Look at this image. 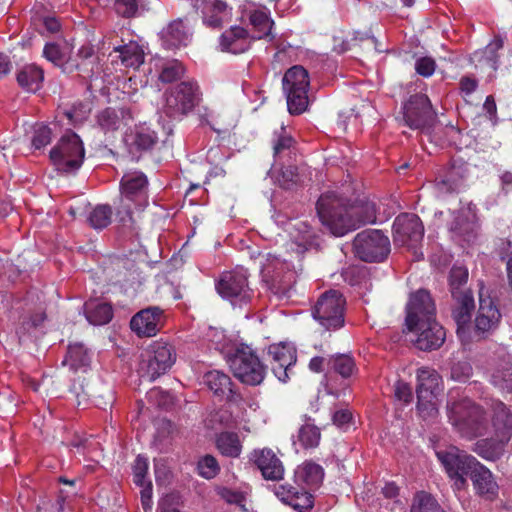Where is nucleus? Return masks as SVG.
I'll return each mask as SVG.
<instances>
[{
    "label": "nucleus",
    "instance_id": "5",
    "mask_svg": "<svg viewBox=\"0 0 512 512\" xmlns=\"http://www.w3.org/2000/svg\"><path fill=\"white\" fill-rule=\"evenodd\" d=\"M346 298L335 289L323 292L312 307L314 320L326 331H337L345 325Z\"/></svg>",
    "mask_w": 512,
    "mask_h": 512
},
{
    "label": "nucleus",
    "instance_id": "28",
    "mask_svg": "<svg viewBox=\"0 0 512 512\" xmlns=\"http://www.w3.org/2000/svg\"><path fill=\"white\" fill-rule=\"evenodd\" d=\"M94 47L90 43L82 45L75 55H71L63 64L64 73L78 71L83 77H89L93 73Z\"/></svg>",
    "mask_w": 512,
    "mask_h": 512
},
{
    "label": "nucleus",
    "instance_id": "53",
    "mask_svg": "<svg viewBox=\"0 0 512 512\" xmlns=\"http://www.w3.org/2000/svg\"><path fill=\"white\" fill-rule=\"evenodd\" d=\"M185 73V69L178 60H170L163 64L159 74V80L163 83H172L180 79Z\"/></svg>",
    "mask_w": 512,
    "mask_h": 512
},
{
    "label": "nucleus",
    "instance_id": "4",
    "mask_svg": "<svg viewBox=\"0 0 512 512\" xmlns=\"http://www.w3.org/2000/svg\"><path fill=\"white\" fill-rule=\"evenodd\" d=\"M401 114L404 125L428 136H431L438 122L430 99L423 93L410 95L402 104Z\"/></svg>",
    "mask_w": 512,
    "mask_h": 512
},
{
    "label": "nucleus",
    "instance_id": "26",
    "mask_svg": "<svg viewBox=\"0 0 512 512\" xmlns=\"http://www.w3.org/2000/svg\"><path fill=\"white\" fill-rule=\"evenodd\" d=\"M251 44L248 31L240 26H232L220 36V47L223 52L242 54L251 48Z\"/></svg>",
    "mask_w": 512,
    "mask_h": 512
},
{
    "label": "nucleus",
    "instance_id": "39",
    "mask_svg": "<svg viewBox=\"0 0 512 512\" xmlns=\"http://www.w3.org/2000/svg\"><path fill=\"white\" fill-rule=\"evenodd\" d=\"M203 423L208 430L222 432L226 429L234 428L237 422L229 409L220 407L210 410L206 414Z\"/></svg>",
    "mask_w": 512,
    "mask_h": 512
},
{
    "label": "nucleus",
    "instance_id": "3",
    "mask_svg": "<svg viewBox=\"0 0 512 512\" xmlns=\"http://www.w3.org/2000/svg\"><path fill=\"white\" fill-rule=\"evenodd\" d=\"M446 410L450 424L462 437L473 439L486 433L488 422L485 411L471 399L464 397L454 400L450 395Z\"/></svg>",
    "mask_w": 512,
    "mask_h": 512
},
{
    "label": "nucleus",
    "instance_id": "32",
    "mask_svg": "<svg viewBox=\"0 0 512 512\" xmlns=\"http://www.w3.org/2000/svg\"><path fill=\"white\" fill-rule=\"evenodd\" d=\"M274 162L282 163L284 159L290 158L296 149V140L282 125L274 130L271 138Z\"/></svg>",
    "mask_w": 512,
    "mask_h": 512
},
{
    "label": "nucleus",
    "instance_id": "10",
    "mask_svg": "<svg viewBox=\"0 0 512 512\" xmlns=\"http://www.w3.org/2000/svg\"><path fill=\"white\" fill-rule=\"evenodd\" d=\"M283 90L291 114L299 115L308 107L309 73L301 65L289 68L282 80Z\"/></svg>",
    "mask_w": 512,
    "mask_h": 512
},
{
    "label": "nucleus",
    "instance_id": "30",
    "mask_svg": "<svg viewBox=\"0 0 512 512\" xmlns=\"http://www.w3.org/2000/svg\"><path fill=\"white\" fill-rule=\"evenodd\" d=\"M277 265H280L281 268L275 267L272 269L270 264L266 265L262 269V277L263 281L267 284L268 288L275 294L279 296H284L290 290L292 285V272H282V266L280 262H277Z\"/></svg>",
    "mask_w": 512,
    "mask_h": 512
},
{
    "label": "nucleus",
    "instance_id": "59",
    "mask_svg": "<svg viewBox=\"0 0 512 512\" xmlns=\"http://www.w3.org/2000/svg\"><path fill=\"white\" fill-rule=\"evenodd\" d=\"M148 467V459L143 455H138L133 464V480L137 486H144L147 483Z\"/></svg>",
    "mask_w": 512,
    "mask_h": 512
},
{
    "label": "nucleus",
    "instance_id": "14",
    "mask_svg": "<svg viewBox=\"0 0 512 512\" xmlns=\"http://www.w3.org/2000/svg\"><path fill=\"white\" fill-rule=\"evenodd\" d=\"M199 86L194 81H183L177 84L167 97L166 113L173 118L187 115L200 102Z\"/></svg>",
    "mask_w": 512,
    "mask_h": 512
},
{
    "label": "nucleus",
    "instance_id": "33",
    "mask_svg": "<svg viewBox=\"0 0 512 512\" xmlns=\"http://www.w3.org/2000/svg\"><path fill=\"white\" fill-rule=\"evenodd\" d=\"M492 409L494 435L502 438L504 441H509L512 436V413L501 401L494 402Z\"/></svg>",
    "mask_w": 512,
    "mask_h": 512
},
{
    "label": "nucleus",
    "instance_id": "57",
    "mask_svg": "<svg viewBox=\"0 0 512 512\" xmlns=\"http://www.w3.org/2000/svg\"><path fill=\"white\" fill-rule=\"evenodd\" d=\"M198 474L205 479L214 478L220 471L217 459L212 455H205L197 464Z\"/></svg>",
    "mask_w": 512,
    "mask_h": 512
},
{
    "label": "nucleus",
    "instance_id": "41",
    "mask_svg": "<svg viewBox=\"0 0 512 512\" xmlns=\"http://www.w3.org/2000/svg\"><path fill=\"white\" fill-rule=\"evenodd\" d=\"M215 444L220 454L229 458H238L243 448L239 435L231 431L218 433Z\"/></svg>",
    "mask_w": 512,
    "mask_h": 512
},
{
    "label": "nucleus",
    "instance_id": "52",
    "mask_svg": "<svg viewBox=\"0 0 512 512\" xmlns=\"http://www.w3.org/2000/svg\"><path fill=\"white\" fill-rule=\"evenodd\" d=\"M115 217L116 220L123 226H132L134 223L133 213L137 210L134 207V201L125 200L124 197L120 196L117 201L114 202Z\"/></svg>",
    "mask_w": 512,
    "mask_h": 512
},
{
    "label": "nucleus",
    "instance_id": "18",
    "mask_svg": "<svg viewBox=\"0 0 512 512\" xmlns=\"http://www.w3.org/2000/svg\"><path fill=\"white\" fill-rule=\"evenodd\" d=\"M84 380L74 381L69 392L76 398L77 404L81 405L91 400L97 407L106 410L114 402V393L111 388L98 382H87Z\"/></svg>",
    "mask_w": 512,
    "mask_h": 512
},
{
    "label": "nucleus",
    "instance_id": "9",
    "mask_svg": "<svg viewBox=\"0 0 512 512\" xmlns=\"http://www.w3.org/2000/svg\"><path fill=\"white\" fill-rule=\"evenodd\" d=\"M436 456L445 469L449 479L453 481L455 490H463L468 486L467 477H471L479 461L457 447L436 452Z\"/></svg>",
    "mask_w": 512,
    "mask_h": 512
},
{
    "label": "nucleus",
    "instance_id": "40",
    "mask_svg": "<svg viewBox=\"0 0 512 512\" xmlns=\"http://www.w3.org/2000/svg\"><path fill=\"white\" fill-rule=\"evenodd\" d=\"M504 40L500 35H496L494 39L485 46L484 49L475 51L473 59L496 71L499 67V50L503 48Z\"/></svg>",
    "mask_w": 512,
    "mask_h": 512
},
{
    "label": "nucleus",
    "instance_id": "43",
    "mask_svg": "<svg viewBox=\"0 0 512 512\" xmlns=\"http://www.w3.org/2000/svg\"><path fill=\"white\" fill-rule=\"evenodd\" d=\"M84 313L88 322L93 325H105L113 317L112 306L108 303L87 302Z\"/></svg>",
    "mask_w": 512,
    "mask_h": 512
},
{
    "label": "nucleus",
    "instance_id": "48",
    "mask_svg": "<svg viewBox=\"0 0 512 512\" xmlns=\"http://www.w3.org/2000/svg\"><path fill=\"white\" fill-rule=\"evenodd\" d=\"M411 512H445L437 500L425 491L417 492L413 499Z\"/></svg>",
    "mask_w": 512,
    "mask_h": 512
},
{
    "label": "nucleus",
    "instance_id": "13",
    "mask_svg": "<svg viewBox=\"0 0 512 512\" xmlns=\"http://www.w3.org/2000/svg\"><path fill=\"white\" fill-rule=\"evenodd\" d=\"M218 294L233 305L248 303L253 295L252 289L248 284V276L245 271L232 270L221 274L216 282Z\"/></svg>",
    "mask_w": 512,
    "mask_h": 512
},
{
    "label": "nucleus",
    "instance_id": "15",
    "mask_svg": "<svg viewBox=\"0 0 512 512\" xmlns=\"http://www.w3.org/2000/svg\"><path fill=\"white\" fill-rule=\"evenodd\" d=\"M142 362V368L146 370L150 380H155L172 368L176 361L174 347L164 341L151 343Z\"/></svg>",
    "mask_w": 512,
    "mask_h": 512
},
{
    "label": "nucleus",
    "instance_id": "35",
    "mask_svg": "<svg viewBox=\"0 0 512 512\" xmlns=\"http://www.w3.org/2000/svg\"><path fill=\"white\" fill-rule=\"evenodd\" d=\"M113 52L118 54L117 58L126 68H139L144 63V51L137 41L115 45Z\"/></svg>",
    "mask_w": 512,
    "mask_h": 512
},
{
    "label": "nucleus",
    "instance_id": "46",
    "mask_svg": "<svg viewBox=\"0 0 512 512\" xmlns=\"http://www.w3.org/2000/svg\"><path fill=\"white\" fill-rule=\"evenodd\" d=\"M327 364L335 373L345 379L351 377L357 371L355 360L350 354L331 355Z\"/></svg>",
    "mask_w": 512,
    "mask_h": 512
},
{
    "label": "nucleus",
    "instance_id": "42",
    "mask_svg": "<svg viewBox=\"0 0 512 512\" xmlns=\"http://www.w3.org/2000/svg\"><path fill=\"white\" fill-rule=\"evenodd\" d=\"M251 26L256 33L254 39H266L272 41L275 35L272 32L274 21L270 14L263 10H255L249 16Z\"/></svg>",
    "mask_w": 512,
    "mask_h": 512
},
{
    "label": "nucleus",
    "instance_id": "49",
    "mask_svg": "<svg viewBox=\"0 0 512 512\" xmlns=\"http://www.w3.org/2000/svg\"><path fill=\"white\" fill-rule=\"evenodd\" d=\"M490 382L494 387L503 392H512V366L505 364L495 368L491 374Z\"/></svg>",
    "mask_w": 512,
    "mask_h": 512
},
{
    "label": "nucleus",
    "instance_id": "11",
    "mask_svg": "<svg viewBox=\"0 0 512 512\" xmlns=\"http://www.w3.org/2000/svg\"><path fill=\"white\" fill-rule=\"evenodd\" d=\"M49 156L58 171L70 173L81 167L85 149L80 137L74 132H69L60 138Z\"/></svg>",
    "mask_w": 512,
    "mask_h": 512
},
{
    "label": "nucleus",
    "instance_id": "27",
    "mask_svg": "<svg viewBox=\"0 0 512 512\" xmlns=\"http://www.w3.org/2000/svg\"><path fill=\"white\" fill-rule=\"evenodd\" d=\"M474 490L480 497L492 501L498 497L499 486L492 472L482 463H478L470 477Z\"/></svg>",
    "mask_w": 512,
    "mask_h": 512
},
{
    "label": "nucleus",
    "instance_id": "29",
    "mask_svg": "<svg viewBox=\"0 0 512 512\" xmlns=\"http://www.w3.org/2000/svg\"><path fill=\"white\" fill-rule=\"evenodd\" d=\"M130 152L151 151L159 141L158 133L146 124L138 125L126 136Z\"/></svg>",
    "mask_w": 512,
    "mask_h": 512
},
{
    "label": "nucleus",
    "instance_id": "25",
    "mask_svg": "<svg viewBox=\"0 0 512 512\" xmlns=\"http://www.w3.org/2000/svg\"><path fill=\"white\" fill-rule=\"evenodd\" d=\"M468 176V169L465 165L452 164L445 175L435 181L437 195L445 197L459 193L464 187Z\"/></svg>",
    "mask_w": 512,
    "mask_h": 512
},
{
    "label": "nucleus",
    "instance_id": "63",
    "mask_svg": "<svg viewBox=\"0 0 512 512\" xmlns=\"http://www.w3.org/2000/svg\"><path fill=\"white\" fill-rule=\"evenodd\" d=\"M43 55L48 61L52 62L56 66H60L63 69V64L65 61L63 60V54L59 45L55 43H47L44 46Z\"/></svg>",
    "mask_w": 512,
    "mask_h": 512
},
{
    "label": "nucleus",
    "instance_id": "8",
    "mask_svg": "<svg viewBox=\"0 0 512 512\" xmlns=\"http://www.w3.org/2000/svg\"><path fill=\"white\" fill-rule=\"evenodd\" d=\"M392 237L395 246L411 251L417 260L423 259L420 248L424 237V225L418 215L399 214L393 222Z\"/></svg>",
    "mask_w": 512,
    "mask_h": 512
},
{
    "label": "nucleus",
    "instance_id": "58",
    "mask_svg": "<svg viewBox=\"0 0 512 512\" xmlns=\"http://www.w3.org/2000/svg\"><path fill=\"white\" fill-rule=\"evenodd\" d=\"M52 141V130L49 126L40 124L37 125L34 129L33 137H32V146L40 150L47 145H49Z\"/></svg>",
    "mask_w": 512,
    "mask_h": 512
},
{
    "label": "nucleus",
    "instance_id": "34",
    "mask_svg": "<svg viewBox=\"0 0 512 512\" xmlns=\"http://www.w3.org/2000/svg\"><path fill=\"white\" fill-rule=\"evenodd\" d=\"M46 317V313L42 308L37 310L29 309L25 314L21 315L15 328L19 341L21 342L23 339L31 337L36 330L42 327Z\"/></svg>",
    "mask_w": 512,
    "mask_h": 512
},
{
    "label": "nucleus",
    "instance_id": "16",
    "mask_svg": "<svg viewBox=\"0 0 512 512\" xmlns=\"http://www.w3.org/2000/svg\"><path fill=\"white\" fill-rule=\"evenodd\" d=\"M436 320V305L429 291L419 289L410 294L406 305L405 324L408 330H412L421 323Z\"/></svg>",
    "mask_w": 512,
    "mask_h": 512
},
{
    "label": "nucleus",
    "instance_id": "38",
    "mask_svg": "<svg viewBox=\"0 0 512 512\" xmlns=\"http://www.w3.org/2000/svg\"><path fill=\"white\" fill-rule=\"evenodd\" d=\"M509 441H504L500 437L484 438L478 440L473 447V451L481 458L488 461H495L501 458L504 453L505 445Z\"/></svg>",
    "mask_w": 512,
    "mask_h": 512
},
{
    "label": "nucleus",
    "instance_id": "20",
    "mask_svg": "<svg viewBox=\"0 0 512 512\" xmlns=\"http://www.w3.org/2000/svg\"><path fill=\"white\" fill-rule=\"evenodd\" d=\"M164 310L158 306H149L138 311L130 321V327L139 337L155 336L165 324Z\"/></svg>",
    "mask_w": 512,
    "mask_h": 512
},
{
    "label": "nucleus",
    "instance_id": "37",
    "mask_svg": "<svg viewBox=\"0 0 512 512\" xmlns=\"http://www.w3.org/2000/svg\"><path fill=\"white\" fill-rule=\"evenodd\" d=\"M441 383L439 373L430 367H421L417 370V395L432 397L436 395Z\"/></svg>",
    "mask_w": 512,
    "mask_h": 512
},
{
    "label": "nucleus",
    "instance_id": "50",
    "mask_svg": "<svg viewBox=\"0 0 512 512\" xmlns=\"http://www.w3.org/2000/svg\"><path fill=\"white\" fill-rule=\"evenodd\" d=\"M112 208L108 204L97 205L89 214L88 221L92 228L102 230L112 221Z\"/></svg>",
    "mask_w": 512,
    "mask_h": 512
},
{
    "label": "nucleus",
    "instance_id": "21",
    "mask_svg": "<svg viewBox=\"0 0 512 512\" xmlns=\"http://www.w3.org/2000/svg\"><path fill=\"white\" fill-rule=\"evenodd\" d=\"M148 179L142 172H129L120 181V196L125 200L134 201L136 209H144L148 205Z\"/></svg>",
    "mask_w": 512,
    "mask_h": 512
},
{
    "label": "nucleus",
    "instance_id": "17",
    "mask_svg": "<svg viewBox=\"0 0 512 512\" xmlns=\"http://www.w3.org/2000/svg\"><path fill=\"white\" fill-rule=\"evenodd\" d=\"M454 304L451 308V317L456 325V334L462 344L471 343L472 313L475 309L473 293L452 296Z\"/></svg>",
    "mask_w": 512,
    "mask_h": 512
},
{
    "label": "nucleus",
    "instance_id": "62",
    "mask_svg": "<svg viewBox=\"0 0 512 512\" xmlns=\"http://www.w3.org/2000/svg\"><path fill=\"white\" fill-rule=\"evenodd\" d=\"M436 69V62L431 57H421L415 62V71L422 77H431Z\"/></svg>",
    "mask_w": 512,
    "mask_h": 512
},
{
    "label": "nucleus",
    "instance_id": "6",
    "mask_svg": "<svg viewBox=\"0 0 512 512\" xmlns=\"http://www.w3.org/2000/svg\"><path fill=\"white\" fill-rule=\"evenodd\" d=\"M227 362L234 376L246 385H260L265 378L266 365L260 361L256 352L246 344L238 345Z\"/></svg>",
    "mask_w": 512,
    "mask_h": 512
},
{
    "label": "nucleus",
    "instance_id": "36",
    "mask_svg": "<svg viewBox=\"0 0 512 512\" xmlns=\"http://www.w3.org/2000/svg\"><path fill=\"white\" fill-rule=\"evenodd\" d=\"M191 33L183 19H177L169 23L163 32V41L167 48L187 46Z\"/></svg>",
    "mask_w": 512,
    "mask_h": 512
},
{
    "label": "nucleus",
    "instance_id": "2",
    "mask_svg": "<svg viewBox=\"0 0 512 512\" xmlns=\"http://www.w3.org/2000/svg\"><path fill=\"white\" fill-rule=\"evenodd\" d=\"M324 478V469L313 461H305L298 466L294 473V483H285L275 487V495L283 503L291 506L298 512H305L313 508V495L309 493L307 486H318Z\"/></svg>",
    "mask_w": 512,
    "mask_h": 512
},
{
    "label": "nucleus",
    "instance_id": "51",
    "mask_svg": "<svg viewBox=\"0 0 512 512\" xmlns=\"http://www.w3.org/2000/svg\"><path fill=\"white\" fill-rule=\"evenodd\" d=\"M450 230L465 241L472 240L476 235V224L465 215H458L451 223Z\"/></svg>",
    "mask_w": 512,
    "mask_h": 512
},
{
    "label": "nucleus",
    "instance_id": "19",
    "mask_svg": "<svg viewBox=\"0 0 512 512\" xmlns=\"http://www.w3.org/2000/svg\"><path fill=\"white\" fill-rule=\"evenodd\" d=\"M266 361L275 377L281 382H286L297 361L296 350L283 343L272 344L268 347Z\"/></svg>",
    "mask_w": 512,
    "mask_h": 512
},
{
    "label": "nucleus",
    "instance_id": "1",
    "mask_svg": "<svg viewBox=\"0 0 512 512\" xmlns=\"http://www.w3.org/2000/svg\"><path fill=\"white\" fill-rule=\"evenodd\" d=\"M317 214L335 236H343L366 224L376 222V205L367 199L349 203L335 192L322 194L316 203Z\"/></svg>",
    "mask_w": 512,
    "mask_h": 512
},
{
    "label": "nucleus",
    "instance_id": "45",
    "mask_svg": "<svg viewBox=\"0 0 512 512\" xmlns=\"http://www.w3.org/2000/svg\"><path fill=\"white\" fill-rule=\"evenodd\" d=\"M64 363H68L73 370L87 368L91 363V352L82 343L71 344Z\"/></svg>",
    "mask_w": 512,
    "mask_h": 512
},
{
    "label": "nucleus",
    "instance_id": "7",
    "mask_svg": "<svg viewBox=\"0 0 512 512\" xmlns=\"http://www.w3.org/2000/svg\"><path fill=\"white\" fill-rule=\"evenodd\" d=\"M502 320L498 300L492 298L481 286L479 289V306L471 324V343L488 339L499 328Z\"/></svg>",
    "mask_w": 512,
    "mask_h": 512
},
{
    "label": "nucleus",
    "instance_id": "64",
    "mask_svg": "<svg viewBox=\"0 0 512 512\" xmlns=\"http://www.w3.org/2000/svg\"><path fill=\"white\" fill-rule=\"evenodd\" d=\"M232 15H219L215 12H210L205 9L203 23L212 29H220L223 24L231 20Z\"/></svg>",
    "mask_w": 512,
    "mask_h": 512
},
{
    "label": "nucleus",
    "instance_id": "61",
    "mask_svg": "<svg viewBox=\"0 0 512 512\" xmlns=\"http://www.w3.org/2000/svg\"><path fill=\"white\" fill-rule=\"evenodd\" d=\"M114 10L117 15L123 18L135 17L138 11L137 0H115Z\"/></svg>",
    "mask_w": 512,
    "mask_h": 512
},
{
    "label": "nucleus",
    "instance_id": "54",
    "mask_svg": "<svg viewBox=\"0 0 512 512\" xmlns=\"http://www.w3.org/2000/svg\"><path fill=\"white\" fill-rule=\"evenodd\" d=\"M321 438L320 430L313 424L301 426L298 432V440L304 448L317 447Z\"/></svg>",
    "mask_w": 512,
    "mask_h": 512
},
{
    "label": "nucleus",
    "instance_id": "44",
    "mask_svg": "<svg viewBox=\"0 0 512 512\" xmlns=\"http://www.w3.org/2000/svg\"><path fill=\"white\" fill-rule=\"evenodd\" d=\"M43 79V70L35 65L25 66L17 74L18 84L27 91L38 90Z\"/></svg>",
    "mask_w": 512,
    "mask_h": 512
},
{
    "label": "nucleus",
    "instance_id": "56",
    "mask_svg": "<svg viewBox=\"0 0 512 512\" xmlns=\"http://www.w3.org/2000/svg\"><path fill=\"white\" fill-rule=\"evenodd\" d=\"M436 395L425 397V395H417V411L423 420L434 419L438 415V408L435 403Z\"/></svg>",
    "mask_w": 512,
    "mask_h": 512
},
{
    "label": "nucleus",
    "instance_id": "23",
    "mask_svg": "<svg viewBox=\"0 0 512 512\" xmlns=\"http://www.w3.org/2000/svg\"><path fill=\"white\" fill-rule=\"evenodd\" d=\"M203 379L215 397L233 403L242 400L241 394L234 388V383L228 374L219 370H212L205 373Z\"/></svg>",
    "mask_w": 512,
    "mask_h": 512
},
{
    "label": "nucleus",
    "instance_id": "55",
    "mask_svg": "<svg viewBox=\"0 0 512 512\" xmlns=\"http://www.w3.org/2000/svg\"><path fill=\"white\" fill-rule=\"evenodd\" d=\"M277 182L283 189H294L300 182L297 167L293 165L282 166L277 177Z\"/></svg>",
    "mask_w": 512,
    "mask_h": 512
},
{
    "label": "nucleus",
    "instance_id": "22",
    "mask_svg": "<svg viewBox=\"0 0 512 512\" xmlns=\"http://www.w3.org/2000/svg\"><path fill=\"white\" fill-rule=\"evenodd\" d=\"M410 332L417 335L415 344L422 351H432L439 349L446 339L444 327L437 321L421 323Z\"/></svg>",
    "mask_w": 512,
    "mask_h": 512
},
{
    "label": "nucleus",
    "instance_id": "47",
    "mask_svg": "<svg viewBox=\"0 0 512 512\" xmlns=\"http://www.w3.org/2000/svg\"><path fill=\"white\" fill-rule=\"evenodd\" d=\"M468 269L463 266H453L449 273V286L451 296L465 295V293H472L470 289L466 287L468 281Z\"/></svg>",
    "mask_w": 512,
    "mask_h": 512
},
{
    "label": "nucleus",
    "instance_id": "12",
    "mask_svg": "<svg viewBox=\"0 0 512 512\" xmlns=\"http://www.w3.org/2000/svg\"><path fill=\"white\" fill-rule=\"evenodd\" d=\"M353 251L364 262H382L390 253V240L380 230L367 229L355 236Z\"/></svg>",
    "mask_w": 512,
    "mask_h": 512
},
{
    "label": "nucleus",
    "instance_id": "31",
    "mask_svg": "<svg viewBox=\"0 0 512 512\" xmlns=\"http://www.w3.org/2000/svg\"><path fill=\"white\" fill-rule=\"evenodd\" d=\"M132 120L127 108L108 107L97 115V123L104 132H114L128 125Z\"/></svg>",
    "mask_w": 512,
    "mask_h": 512
},
{
    "label": "nucleus",
    "instance_id": "60",
    "mask_svg": "<svg viewBox=\"0 0 512 512\" xmlns=\"http://www.w3.org/2000/svg\"><path fill=\"white\" fill-rule=\"evenodd\" d=\"M473 375V368L468 362H457L451 367V379L454 381L465 383Z\"/></svg>",
    "mask_w": 512,
    "mask_h": 512
},
{
    "label": "nucleus",
    "instance_id": "24",
    "mask_svg": "<svg viewBox=\"0 0 512 512\" xmlns=\"http://www.w3.org/2000/svg\"><path fill=\"white\" fill-rule=\"evenodd\" d=\"M251 460L261 471L264 479L279 481L284 476V466L279 457L270 448L255 449L251 453Z\"/></svg>",
    "mask_w": 512,
    "mask_h": 512
}]
</instances>
